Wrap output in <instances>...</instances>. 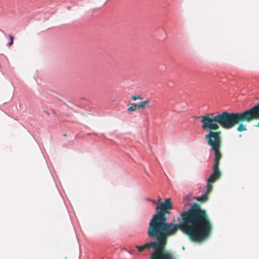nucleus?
<instances>
[{
  "mask_svg": "<svg viewBox=\"0 0 259 259\" xmlns=\"http://www.w3.org/2000/svg\"><path fill=\"white\" fill-rule=\"evenodd\" d=\"M172 203L169 197L158 204L155 213L149 222L147 235L154 239L142 245H136L138 251L144 249L153 248L150 259H173L171 254L163 253V246L165 238L175 234L178 229L193 242H200L206 238L211 231L212 225L206 211L197 202H188L184 205L182 211L177 218L174 217L167 222Z\"/></svg>",
  "mask_w": 259,
  "mask_h": 259,
  "instance_id": "nucleus-1",
  "label": "nucleus"
},
{
  "mask_svg": "<svg viewBox=\"0 0 259 259\" xmlns=\"http://www.w3.org/2000/svg\"><path fill=\"white\" fill-rule=\"evenodd\" d=\"M221 126L225 129H230L243 120V111L239 112L224 111L221 112Z\"/></svg>",
  "mask_w": 259,
  "mask_h": 259,
  "instance_id": "nucleus-2",
  "label": "nucleus"
},
{
  "mask_svg": "<svg viewBox=\"0 0 259 259\" xmlns=\"http://www.w3.org/2000/svg\"><path fill=\"white\" fill-rule=\"evenodd\" d=\"M221 133L220 131L217 132L210 131L209 134H206L204 139L206 140L207 144H212V147H215L218 144H221V137L220 136Z\"/></svg>",
  "mask_w": 259,
  "mask_h": 259,
  "instance_id": "nucleus-3",
  "label": "nucleus"
},
{
  "mask_svg": "<svg viewBox=\"0 0 259 259\" xmlns=\"http://www.w3.org/2000/svg\"><path fill=\"white\" fill-rule=\"evenodd\" d=\"M221 112L218 113L215 115H214L213 113H208L201 116L200 121L218 122L221 125Z\"/></svg>",
  "mask_w": 259,
  "mask_h": 259,
  "instance_id": "nucleus-4",
  "label": "nucleus"
},
{
  "mask_svg": "<svg viewBox=\"0 0 259 259\" xmlns=\"http://www.w3.org/2000/svg\"><path fill=\"white\" fill-rule=\"evenodd\" d=\"M259 119V103L248 110V122Z\"/></svg>",
  "mask_w": 259,
  "mask_h": 259,
  "instance_id": "nucleus-5",
  "label": "nucleus"
},
{
  "mask_svg": "<svg viewBox=\"0 0 259 259\" xmlns=\"http://www.w3.org/2000/svg\"><path fill=\"white\" fill-rule=\"evenodd\" d=\"M201 122L202 123V128L203 130L206 131L207 134H209L210 131H212V130H216L219 128L218 122L204 121Z\"/></svg>",
  "mask_w": 259,
  "mask_h": 259,
  "instance_id": "nucleus-6",
  "label": "nucleus"
},
{
  "mask_svg": "<svg viewBox=\"0 0 259 259\" xmlns=\"http://www.w3.org/2000/svg\"><path fill=\"white\" fill-rule=\"evenodd\" d=\"M207 145L210 146V151H213L214 152V158H215V159H217L220 160L222 157V154L220 151L221 144H218V145L215 147H212V144Z\"/></svg>",
  "mask_w": 259,
  "mask_h": 259,
  "instance_id": "nucleus-7",
  "label": "nucleus"
},
{
  "mask_svg": "<svg viewBox=\"0 0 259 259\" xmlns=\"http://www.w3.org/2000/svg\"><path fill=\"white\" fill-rule=\"evenodd\" d=\"M149 103V100L147 99L144 101H141L139 103H137V106L138 109H144L145 108H150L152 106L151 105H148V104Z\"/></svg>",
  "mask_w": 259,
  "mask_h": 259,
  "instance_id": "nucleus-8",
  "label": "nucleus"
},
{
  "mask_svg": "<svg viewBox=\"0 0 259 259\" xmlns=\"http://www.w3.org/2000/svg\"><path fill=\"white\" fill-rule=\"evenodd\" d=\"M221 176V174H218L212 172L207 179V182H213L216 180L218 179Z\"/></svg>",
  "mask_w": 259,
  "mask_h": 259,
  "instance_id": "nucleus-9",
  "label": "nucleus"
},
{
  "mask_svg": "<svg viewBox=\"0 0 259 259\" xmlns=\"http://www.w3.org/2000/svg\"><path fill=\"white\" fill-rule=\"evenodd\" d=\"M193 199H196L198 201H202L203 200H206L207 199V196L206 195V194L203 193L200 196H194Z\"/></svg>",
  "mask_w": 259,
  "mask_h": 259,
  "instance_id": "nucleus-10",
  "label": "nucleus"
},
{
  "mask_svg": "<svg viewBox=\"0 0 259 259\" xmlns=\"http://www.w3.org/2000/svg\"><path fill=\"white\" fill-rule=\"evenodd\" d=\"M138 109L136 103H132L131 105L127 108L128 111H135Z\"/></svg>",
  "mask_w": 259,
  "mask_h": 259,
  "instance_id": "nucleus-11",
  "label": "nucleus"
},
{
  "mask_svg": "<svg viewBox=\"0 0 259 259\" xmlns=\"http://www.w3.org/2000/svg\"><path fill=\"white\" fill-rule=\"evenodd\" d=\"M9 37L10 39L7 42V45L9 47L11 46L14 42V36L12 34H10L9 35Z\"/></svg>",
  "mask_w": 259,
  "mask_h": 259,
  "instance_id": "nucleus-12",
  "label": "nucleus"
},
{
  "mask_svg": "<svg viewBox=\"0 0 259 259\" xmlns=\"http://www.w3.org/2000/svg\"><path fill=\"white\" fill-rule=\"evenodd\" d=\"M212 168V172L218 174H221L219 170V166H216L215 164H213Z\"/></svg>",
  "mask_w": 259,
  "mask_h": 259,
  "instance_id": "nucleus-13",
  "label": "nucleus"
},
{
  "mask_svg": "<svg viewBox=\"0 0 259 259\" xmlns=\"http://www.w3.org/2000/svg\"><path fill=\"white\" fill-rule=\"evenodd\" d=\"M192 199V195L191 193H189L186 195L183 198L184 201H190Z\"/></svg>",
  "mask_w": 259,
  "mask_h": 259,
  "instance_id": "nucleus-14",
  "label": "nucleus"
},
{
  "mask_svg": "<svg viewBox=\"0 0 259 259\" xmlns=\"http://www.w3.org/2000/svg\"><path fill=\"white\" fill-rule=\"evenodd\" d=\"M206 192L205 193L206 194V193H208L209 192L212 188V187L211 185H210L209 184V183H207V184L206 185Z\"/></svg>",
  "mask_w": 259,
  "mask_h": 259,
  "instance_id": "nucleus-15",
  "label": "nucleus"
},
{
  "mask_svg": "<svg viewBox=\"0 0 259 259\" xmlns=\"http://www.w3.org/2000/svg\"><path fill=\"white\" fill-rule=\"evenodd\" d=\"M143 98L141 95H134L132 97L131 100H136L137 99H142Z\"/></svg>",
  "mask_w": 259,
  "mask_h": 259,
  "instance_id": "nucleus-16",
  "label": "nucleus"
},
{
  "mask_svg": "<svg viewBox=\"0 0 259 259\" xmlns=\"http://www.w3.org/2000/svg\"><path fill=\"white\" fill-rule=\"evenodd\" d=\"M146 200L147 201H148L152 202L154 204H156V206L158 204H159V203H157L156 201L155 200H153V199H152L151 198H147Z\"/></svg>",
  "mask_w": 259,
  "mask_h": 259,
  "instance_id": "nucleus-17",
  "label": "nucleus"
},
{
  "mask_svg": "<svg viewBox=\"0 0 259 259\" xmlns=\"http://www.w3.org/2000/svg\"><path fill=\"white\" fill-rule=\"evenodd\" d=\"M237 130L239 131H243V123L241 122L239 123V125L238 126Z\"/></svg>",
  "mask_w": 259,
  "mask_h": 259,
  "instance_id": "nucleus-18",
  "label": "nucleus"
},
{
  "mask_svg": "<svg viewBox=\"0 0 259 259\" xmlns=\"http://www.w3.org/2000/svg\"><path fill=\"white\" fill-rule=\"evenodd\" d=\"M213 161H214L213 164H215L216 166H219L220 160L217 159H215V158H214Z\"/></svg>",
  "mask_w": 259,
  "mask_h": 259,
  "instance_id": "nucleus-19",
  "label": "nucleus"
},
{
  "mask_svg": "<svg viewBox=\"0 0 259 259\" xmlns=\"http://www.w3.org/2000/svg\"><path fill=\"white\" fill-rule=\"evenodd\" d=\"M201 116H194V118L197 119V118H201Z\"/></svg>",
  "mask_w": 259,
  "mask_h": 259,
  "instance_id": "nucleus-20",
  "label": "nucleus"
},
{
  "mask_svg": "<svg viewBox=\"0 0 259 259\" xmlns=\"http://www.w3.org/2000/svg\"><path fill=\"white\" fill-rule=\"evenodd\" d=\"M45 112L47 114H48V115H49V114H50L49 112L48 111L45 110Z\"/></svg>",
  "mask_w": 259,
  "mask_h": 259,
  "instance_id": "nucleus-21",
  "label": "nucleus"
},
{
  "mask_svg": "<svg viewBox=\"0 0 259 259\" xmlns=\"http://www.w3.org/2000/svg\"><path fill=\"white\" fill-rule=\"evenodd\" d=\"M257 127H259V122L257 123V125H256Z\"/></svg>",
  "mask_w": 259,
  "mask_h": 259,
  "instance_id": "nucleus-22",
  "label": "nucleus"
},
{
  "mask_svg": "<svg viewBox=\"0 0 259 259\" xmlns=\"http://www.w3.org/2000/svg\"><path fill=\"white\" fill-rule=\"evenodd\" d=\"M243 130H244V131H245V130H246V127H245V126H244Z\"/></svg>",
  "mask_w": 259,
  "mask_h": 259,
  "instance_id": "nucleus-23",
  "label": "nucleus"
},
{
  "mask_svg": "<svg viewBox=\"0 0 259 259\" xmlns=\"http://www.w3.org/2000/svg\"><path fill=\"white\" fill-rule=\"evenodd\" d=\"M161 200V198H158V201H160Z\"/></svg>",
  "mask_w": 259,
  "mask_h": 259,
  "instance_id": "nucleus-24",
  "label": "nucleus"
},
{
  "mask_svg": "<svg viewBox=\"0 0 259 259\" xmlns=\"http://www.w3.org/2000/svg\"><path fill=\"white\" fill-rule=\"evenodd\" d=\"M241 136V134L239 135V137H240Z\"/></svg>",
  "mask_w": 259,
  "mask_h": 259,
  "instance_id": "nucleus-25",
  "label": "nucleus"
}]
</instances>
